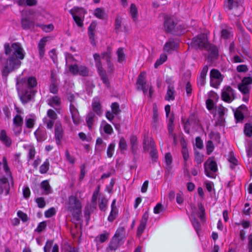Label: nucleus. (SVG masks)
Segmentation results:
<instances>
[{
  "mask_svg": "<svg viewBox=\"0 0 252 252\" xmlns=\"http://www.w3.org/2000/svg\"><path fill=\"white\" fill-rule=\"evenodd\" d=\"M119 148L121 151L126 150L127 149V144L124 137H122L119 143Z\"/></svg>",
  "mask_w": 252,
  "mask_h": 252,
  "instance_id": "nucleus-54",
  "label": "nucleus"
},
{
  "mask_svg": "<svg viewBox=\"0 0 252 252\" xmlns=\"http://www.w3.org/2000/svg\"><path fill=\"white\" fill-rule=\"evenodd\" d=\"M205 172L209 177L214 178L216 177V173L218 171L217 164L215 161L209 158L207 161L204 163Z\"/></svg>",
  "mask_w": 252,
  "mask_h": 252,
  "instance_id": "nucleus-5",
  "label": "nucleus"
},
{
  "mask_svg": "<svg viewBox=\"0 0 252 252\" xmlns=\"http://www.w3.org/2000/svg\"><path fill=\"white\" fill-rule=\"evenodd\" d=\"M95 117V115L94 113L93 112H89L86 117V123H87V126H88V127L90 129H92L93 126L94 125V121Z\"/></svg>",
  "mask_w": 252,
  "mask_h": 252,
  "instance_id": "nucleus-27",
  "label": "nucleus"
},
{
  "mask_svg": "<svg viewBox=\"0 0 252 252\" xmlns=\"http://www.w3.org/2000/svg\"><path fill=\"white\" fill-rule=\"evenodd\" d=\"M238 88L239 90L244 94H248L250 92V88L245 84H240L238 85Z\"/></svg>",
  "mask_w": 252,
  "mask_h": 252,
  "instance_id": "nucleus-55",
  "label": "nucleus"
},
{
  "mask_svg": "<svg viewBox=\"0 0 252 252\" xmlns=\"http://www.w3.org/2000/svg\"><path fill=\"white\" fill-rule=\"evenodd\" d=\"M234 117L237 122H242L244 118V114L239 110H236L234 113Z\"/></svg>",
  "mask_w": 252,
  "mask_h": 252,
  "instance_id": "nucleus-51",
  "label": "nucleus"
},
{
  "mask_svg": "<svg viewBox=\"0 0 252 252\" xmlns=\"http://www.w3.org/2000/svg\"><path fill=\"white\" fill-rule=\"evenodd\" d=\"M25 124L26 126L29 128H32L34 126V120L32 118H26Z\"/></svg>",
  "mask_w": 252,
  "mask_h": 252,
  "instance_id": "nucleus-61",
  "label": "nucleus"
},
{
  "mask_svg": "<svg viewBox=\"0 0 252 252\" xmlns=\"http://www.w3.org/2000/svg\"><path fill=\"white\" fill-rule=\"evenodd\" d=\"M223 76L220 72L216 69H213L210 71V84L211 86L217 88L223 80Z\"/></svg>",
  "mask_w": 252,
  "mask_h": 252,
  "instance_id": "nucleus-6",
  "label": "nucleus"
},
{
  "mask_svg": "<svg viewBox=\"0 0 252 252\" xmlns=\"http://www.w3.org/2000/svg\"><path fill=\"white\" fill-rule=\"evenodd\" d=\"M65 208L67 211L71 213L76 220H80L82 204L76 196L71 195L68 197V202L66 203Z\"/></svg>",
  "mask_w": 252,
  "mask_h": 252,
  "instance_id": "nucleus-2",
  "label": "nucleus"
},
{
  "mask_svg": "<svg viewBox=\"0 0 252 252\" xmlns=\"http://www.w3.org/2000/svg\"><path fill=\"white\" fill-rule=\"evenodd\" d=\"M209 43L206 36L204 34H199L194 37L191 42V46L200 49H205Z\"/></svg>",
  "mask_w": 252,
  "mask_h": 252,
  "instance_id": "nucleus-4",
  "label": "nucleus"
},
{
  "mask_svg": "<svg viewBox=\"0 0 252 252\" xmlns=\"http://www.w3.org/2000/svg\"><path fill=\"white\" fill-rule=\"evenodd\" d=\"M96 23L92 22L88 28V35L92 44H94V32L96 27Z\"/></svg>",
  "mask_w": 252,
  "mask_h": 252,
  "instance_id": "nucleus-21",
  "label": "nucleus"
},
{
  "mask_svg": "<svg viewBox=\"0 0 252 252\" xmlns=\"http://www.w3.org/2000/svg\"><path fill=\"white\" fill-rule=\"evenodd\" d=\"M122 27V18L117 16L115 21V30L117 33H118L120 31Z\"/></svg>",
  "mask_w": 252,
  "mask_h": 252,
  "instance_id": "nucleus-37",
  "label": "nucleus"
},
{
  "mask_svg": "<svg viewBox=\"0 0 252 252\" xmlns=\"http://www.w3.org/2000/svg\"><path fill=\"white\" fill-rule=\"evenodd\" d=\"M174 87L173 85L170 84L168 86L167 91L166 94L165 96V99L166 100L170 101L173 100L175 99L174 94H175Z\"/></svg>",
  "mask_w": 252,
  "mask_h": 252,
  "instance_id": "nucleus-23",
  "label": "nucleus"
},
{
  "mask_svg": "<svg viewBox=\"0 0 252 252\" xmlns=\"http://www.w3.org/2000/svg\"><path fill=\"white\" fill-rule=\"evenodd\" d=\"M94 15L99 19H103L105 18V13L101 8H97L94 11Z\"/></svg>",
  "mask_w": 252,
  "mask_h": 252,
  "instance_id": "nucleus-42",
  "label": "nucleus"
},
{
  "mask_svg": "<svg viewBox=\"0 0 252 252\" xmlns=\"http://www.w3.org/2000/svg\"><path fill=\"white\" fill-rule=\"evenodd\" d=\"M232 35L231 32L228 29H222L221 31V36L224 39H227Z\"/></svg>",
  "mask_w": 252,
  "mask_h": 252,
  "instance_id": "nucleus-49",
  "label": "nucleus"
},
{
  "mask_svg": "<svg viewBox=\"0 0 252 252\" xmlns=\"http://www.w3.org/2000/svg\"><path fill=\"white\" fill-rule=\"evenodd\" d=\"M115 144L114 143H111L107 149V155L109 158H111L113 156V152L114 150Z\"/></svg>",
  "mask_w": 252,
  "mask_h": 252,
  "instance_id": "nucleus-63",
  "label": "nucleus"
},
{
  "mask_svg": "<svg viewBox=\"0 0 252 252\" xmlns=\"http://www.w3.org/2000/svg\"><path fill=\"white\" fill-rule=\"evenodd\" d=\"M48 104L53 107L54 106H59L61 104V98L58 96H53L51 98L48 99Z\"/></svg>",
  "mask_w": 252,
  "mask_h": 252,
  "instance_id": "nucleus-33",
  "label": "nucleus"
},
{
  "mask_svg": "<svg viewBox=\"0 0 252 252\" xmlns=\"http://www.w3.org/2000/svg\"><path fill=\"white\" fill-rule=\"evenodd\" d=\"M10 186L8 180L6 177H2L0 179V194L3 193L4 191L5 194L9 193Z\"/></svg>",
  "mask_w": 252,
  "mask_h": 252,
  "instance_id": "nucleus-17",
  "label": "nucleus"
},
{
  "mask_svg": "<svg viewBox=\"0 0 252 252\" xmlns=\"http://www.w3.org/2000/svg\"><path fill=\"white\" fill-rule=\"evenodd\" d=\"M182 154L185 161V164H186L187 161L189 158V154L188 149L187 147V145L186 144L182 145Z\"/></svg>",
  "mask_w": 252,
  "mask_h": 252,
  "instance_id": "nucleus-40",
  "label": "nucleus"
},
{
  "mask_svg": "<svg viewBox=\"0 0 252 252\" xmlns=\"http://www.w3.org/2000/svg\"><path fill=\"white\" fill-rule=\"evenodd\" d=\"M178 46L179 42L178 40L173 38H169L164 45L163 50L164 52L170 53L172 51L177 49Z\"/></svg>",
  "mask_w": 252,
  "mask_h": 252,
  "instance_id": "nucleus-12",
  "label": "nucleus"
},
{
  "mask_svg": "<svg viewBox=\"0 0 252 252\" xmlns=\"http://www.w3.org/2000/svg\"><path fill=\"white\" fill-rule=\"evenodd\" d=\"M125 228L124 226H120L116 231V233L113 236L117 239H120L121 241L125 237Z\"/></svg>",
  "mask_w": 252,
  "mask_h": 252,
  "instance_id": "nucleus-28",
  "label": "nucleus"
},
{
  "mask_svg": "<svg viewBox=\"0 0 252 252\" xmlns=\"http://www.w3.org/2000/svg\"><path fill=\"white\" fill-rule=\"evenodd\" d=\"M109 234L107 233H105L100 234L99 236H97L95 238V240L97 242L103 243L106 241L108 238Z\"/></svg>",
  "mask_w": 252,
  "mask_h": 252,
  "instance_id": "nucleus-47",
  "label": "nucleus"
},
{
  "mask_svg": "<svg viewBox=\"0 0 252 252\" xmlns=\"http://www.w3.org/2000/svg\"><path fill=\"white\" fill-rule=\"evenodd\" d=\"M21 25L24 29L28 30L34 27V22L28 18H23L21 20Z\"/></svg>",
  "mask_w": 252,
  "mask_h": 252,
  "instance_id": "nucleus-25",
  "label": "nucleus"
},
{
  "mask_svg": "<svg viewBox=\"0 0 252 252\" xmlns=\"http://www.w3.org/2000/svg\"><path fill=\"white\" fill-rule=\"evenodd\" d=\"M68 70L73 75H80L86 77L89 75V69L84 65L74 64L70 65L68 66Z\"/></svg>",
  "mask_w": 252,
  "mask_h": 252,
  "instance_id": "nucleus-3",
  "label": "nucleus"
},
{
  "mask_svg": "<svg viewBox=\"0 0 252 252\" xmlns=\"http://www.w3.org/2000/svg\"><path fill=\"white\" fill-rule=\"evenodd\" d=\"M214 149V146L212 141L209 140L206 143V150L208 155H210Z\"/></svg>",
  "mask_w": 252,
  "mask_h": 252,
  "instance_id": "nucleus-53",
  "label": "nucleus"
},
{
  "mask_svg": "<svg viewBox=\"0 0 252 252\" xmlns=\"http://www.w3.org/2000/svg\"><path fill=\"white\" fill-rule=\"evenodd\" d=\"M158 110L156 106L153 108V125L156 126L158 120Z\"/></svg>",
  "mask_w": 252,
  "mask_h": 252,
  "instance_id": "nucleus-48",
  "label": "nucleus"
},
{
  "mask_svg": "<svg viewBox=\"0 0 252 252\" xmlns=\"http://www.w3.org/2000/svg\"><path fill=\"white\" fill-rule=\"evenodd\" d=\"M108 203V200L105 197H102L99 199L98 207L101 211H105L106 208V205Z\"/></svg>",
  "mask_w": 252,
  "mask_h": 252,
  "instance_id": "nucleus-43",
  "label": "nucleus"
},
{
  "mask_svg": "<svg viewBox=\"0 0 252 252\" xmlns=\"http://www.w3.org/2000/svg\"><path fill=\"white\" fill-rule=\"evenodd\" d=\"M205 50L210 52L209 58L211 60L216 59L218 56V50L216 46L210 43H209L207 46H206Z\"/></svg>",
  "mask_w": 252,
  "mask_h": 252,
  "instance_id": "nucleus-19",
  "label": "nucleus"
},
{
  "mask_svg": "<svg viewBox=\"0 0 252 252\" xmlns=\"http://www.w3.org/2000/svg\"><path fill=\"white\" fill-rule=\"evenodd\" d=\"M34 134L36 140L39 142H41L45 140L47 137L46 130L44 128L39 127L34 132Z\"/></svg>",
  "mask_w": 252,
  "mask_h": 252,
  "instance_id": "nucleus-16",
  "label": "nucleus"
},
{
  "mask_svg": "<svg viewBox=\"0 0 252 252\" xmlns=\"http://www.w3.org/2000/svg\"><path fill=\"white\" fill-rule=\"evenodd\" d=\"M244 133L246 136L251 137L252 136V124L251 123H246L244 127Z\"/></svg>",
  "mask_w": 252,
  "mask_h": 252,
  "instance_id": "nucleus-34",
  "label": "nucleus"
},
{
  "mask_svg": "<svg viewBox=\"0 0 252 252\" xmlns=\"http://www.w3.org/2000/svg\"><path fill=\"white\" fill-rule=\"evenodd\" d=\"M224 8L227 10L235 9H242L237 0H224Z\"/></svg>",
  "mask_w": 252,
  "mask_h": 252,
  "instance_id": "nucleus-15",
  "label": "nucleus"
},
{
  "mask_svg": "<svg viewBox=\"0 0 252 252\" xmlns=\"http://www.w3.org/2000/svg\"><path fill=\"white\" fill-rule=\"evenodd\" d=\"M49 162L48 159H46V160L44 162V163L42 164L40 166V172L42 174H45L48 171V170H49Z\"/></svg>",
  "mask_w": 252,
  "mask_h": 252,
  "instance_id": "nucleus-45",
  "label": "nucleus"
},
{
  "mask_svg": "<svg viewBox=\"0 0 252 252\" xmlns=\"http://www.w3.org/2000/svg\"><path fill=\"white\" fill-rule=\"evenodd\" d=\"M4 48L5 54L9 55L6 62L2 65V76L6 79L10 73L20 66V60L24 58L25 54L19 43H13L11 46L9 43H5Z\"/></svg>",
  "mask_w": 252,
  "mask_h": 252,
  "instance_id": "nucleus-1",
  "label": "nucleus"
},
{
  "mask_svg": "<svg viewBox=\"0 0 252 252\" xmlns=\"http://www.w3.org/2000/svg\"><path fill=\"white\" fill-rule=\"evenodd\" d=\"M151 139H153L152 138L149 139L148 134H145L144 136V139L143 140V152H147L149 148H150V142Z\"/></svg>",
  "mask_w": 252,
  "mask_h": 252,
  "instance_id": "nucleus-32",
  "label": "nucleus"
},
{
  "mask_svg": "<svg viewBox=\"0 0 252 252\" xmlns=\"http://www.w3.org/2000/svg\"><path fill=\"white\" fill-rule=\"evenodd\" d=\"M73 19L77 25L81 28L83 26V17H78L77 16H73Z\"/></svg>",
  "mask_w": 252,
  "mask_h": 252,
  "instance_id": "nucleus-58",
  "label": "nucleus"
},
{
  "mask_svg": "<svg viewBox=\"0 0 252 252\" xmlns=\"http://www.w3.org/2000/svg\"><path fill=\"white\" fill-rule=\"evenodd\" d=\"M151 151L150 155L153 160H156L158 158L157 150L155 149V144L153 139H151L150 142Z\"/></svg>",
  "mask_w": 252,
  "mask_h": 252,
  "instance_id": "nucleus-29",
  "label": "nucleus"
},
{
  "mask_svg": "<svg viewBox=\"0 0 252 252\" xmlns=\"http://www.w3.org/2000/svg\"><path fill=\"white\" fill-rule=\"evenodd\" d=\"M21 101L23 103H27L31 99V93L29 92L27 90H25L24 92L22 94L20 97Z\"/></svg>",
  "mask_w": 252,
  "mask_h": 252,
  "instance_id": "nucleus-36",
  "label": "nucleus"
},
{
  "mask_svg": "<svg viewBox=\"0 0 252 252\" xmlns=\"http://www.w3.org/2000/svg\"><path fill=\"white\" fill-rule=\"evenodd\" d=\"M118 209L117 208H111V210L109 216L108 217V220L110 222H113L117 218L118 215Z\"/></svg>",
  "mask_w": 252,
  "mask_h": 252,
  "instance_id": "nucleus-39",
  "label": "nucleus"
},
{
  "mask_svg": "<svg viewBox=\"0 0 252 252\" xmlns=\"http://www.w3.org/2000/svg\"><path fill=\"white\" fill-rule=\"evenodd\" d=\"M46 227V221L41 222L38 224L37 228L35 230V231H36L38 233H40L45 229Z\"/></svg>",
  "mask_w": 252,
  "mask_h": 252,
  "instance_id": "nucleus-57",
  "label": "nucleus"
},
{
  "mask_svg": "<svg viewBox=\"0 0 252 252\" xmlns=\"http://www.w3.org/2000/svg\"><path fill=\"white\" fill-rule=\"evenodd\" d=\"M176 25L177 23L175 22L172 18L166 17L165 18L164 28L166 32L176 34L175 30Z\"/></svg>",
  "mask_w": 252,
  "mask_h": 252,
  "instance_id": "nucleus-10",
  "label": "nucleus"
},
{
  "mask_svg": "<svg viewBox=\"0 0 252 252\" xmlns=\"http://www.w3.org/2000/svg\"><path fill=\"white\" fill-rule=\"evenodd\" d=\"M93 109L98 116H100L102 114V110L101 105L99 102L95 101L92 105Z\"/></svg>",
  "mask_w": 252,
  "mask_h": 252,
  "instance_id": "nucleus-41",
  "label": "nucleus"
},
{
  "mask_svg": "<svg viewBox=\"0 0 252 252\" xmlns=\"http://www.w3.org/2000/svg\"><path fill=\"white\" fill-rule=\"evenodd\" d=\"M13 123L18 128H20L18 133V134H19L21 130V127L23 124V118L19 115H16L13 119Z\"/></svg>",
  "mask_w": 252,
  "mask_h": 252,
  "instance_id": "nucleus-30",
  "label": "nucleus"
},
{
  "mask_svg": "<svg viewBox=\"0 0 252 252\" xmlns=\"http://www.w3.org/2000/svg\"><path fill=\"white\" fill-rule=\"evenodd\" d=\"M53 240H47L46 245L44 247V252H50L51 247L53 246Z\"/></svg>",
  "mask_w": 252,
  "mask_h": 252,
  "instance_id": "nucleus-60",
  "label": "nucleus"
},
{
  "mask_svg": "<svg viewBox=\"0 0 252 252\" xmlns=\"http://www.w3.org/2000/svg\"><path fill=\"white\" fill-rule=\"evenodd\" d=\"M131 151L134 155L137 154V138L135 135H131L130 137Z\"/></svg>",
  "mask_w": 252,
  "mask_h": 252,
  "instance_id": "nucleus-24",
  "label": "nucleus"
},
{
  "mask_svg": "<svg viewBox=\"0 0 252 252\" xmlns=\"http://www.w3.org/2000/svg\"><path fill=\"white\" fill-rule=\"evenodd\" d=\"M47 115L48 117L53 120H56L57 118V115L55 112L52 109H49L48 110Z\"/></svg>",
  "mask_w": 252,
  "mask_h": 252,
  "instance_id": "nucleus-64",
  "label": "nucleus"
},
{
  "mask_svg": "<svg viewBox=\"0 0 252 252\" xmlns=\"http://www.w3.org/2000/svg\"><path fill=\"white\" fill-rule=\"evenodd\" d=\"M47 37L42 38L39 42L38 48L39 51V56L40 58L43 57L45 53V46L47 42Z\"/></svg>",
  "mask_w": 252,
  "mask_h": 252,
  "instance_id": "nucleus-26",
  "label": "nucleus"
},
{
  "mask_svg": "<svg viewBox=\"0 0 252 252\" xmlns=\"http://www.w3.org/2000/svg\"><path fill=\"white\" fill-rule=\"evenodd\" d=\"M69 109L74 124L76 125L79 124L80 118L79 112L75 104H70Z\"/></svg>",
  "mask_w": 252,
  "mask_h": 252,
  "instance_id": "nucleus-14",
  "label": "nucleus"
},
{
  "mask_svg": "<svg viewBox=\"0 0 252 252\" xmlns=\"http://www.w3.org/2000/svg\"><path fill=\"white\" fill-rule=\"evenodd\" d=\"M54 129L56 143L57 145H60L64 134V131L61 122L58 121L55 123Z\"/></svg>",
  "mask_w": 252,
  "mask_h": 252,
  "instance_id": "nucleus-11",
  "label": "nucleus"
},
{
  "mask_svg": "<svg viewBox=\"0 0 252 252\" xmlns=\"http://www.w3.org/2000/svg\"><path fill=\"white\" fill-rule=\"evenodd\" d=\"M112 49L110 46L107 47L106 51L101 54L102 58L106 60L108 67V72L112 73L114 69V65L111 62Z\"/></svg>",
  "mask_w": 252,
  "mask_h": 252,
  "instance_id": "nucleus-9",
  "label": "nucleus"
},
{
  "mask_svg": "<svg viewBox=\"0 0 252 252\" xmlns=\"http://www.w3.org/2000/svg\"><path fill=\"white\" fill-rule=\"evenodd\" d=\"M221 99L225 102L230 103L235 98L234 91L230 86H225L222 90Z\"/></svg>",
  "mask_w": 252,
  "mask_h": 252,
  "instance_id": "nucleus-7",
  "label": "nucleus"
},
{
  "mask_svg": "<svg viewBox=\"0 0 252 252\" xmlns=\"http://www.w3.org/2000/svg\"><path fill=\"white\" fill-rule=\"evenodd\" d=\"M41 188L44 189L45 194H48L51 192V187L47 180H44L41 183Z\"/></svg>",
  "mask_w": 252,
  "mask_h": 252,
  "instance_id": "nucleus-35",
  "label": "nucleus"
},
{
  "mask_svg": "<svg viewBox=\"0 0 252 252\" xmlns=\"http://www.w3.org/2000/svg\"><path fill=\"white\" fill-rule=\"evenodd\" d=\"M146 74L145 72H142L138 75L136 85L138 90H142L144 94L148 91V87L146 85Z\"/></svg>",
  "mask_w": 252,
  "mask_h": 252,
  "instance_id": "nucleus-8",
  "label": "nucleus"
},
{
  "mask_svg": "<svg viewBox=\"0 0 252 252\" xmlns=\"http://www.w3.org/2000/svg\"><path fill=\"white\" fill-rule=\"evenodd\" d=\"M117 53L118 56V61L119 63L123 62L125 59V55L123 52V49L122 48H118Z\"/></svg>",
  "mask_w": 252,
  "mask_h": 252,
  "instance_id": "nucleus-46",
  "label": "nucleus"
},
{
  "mask_svg": "<svg viewBox=\"0 0 252 252\" xmlns=\"http://www.w3.org/2000/svg\"><path fill=\"white\" fill-rule=\"evenodd\" d=\"M56 214V210L54 208L52 207L47 210L45 212V216L46 218H50L55 215Z\"/></svg>",
  "mask_w": 252,
  "mask_h": 252,
  "instance_id": "nucleus-59",
  "label": "nucleus"
},
{
  "mask_svg": "<svg viewBox=\"0 0 252 252\" xmlns=\"http://www.w3.org/2000/svg\"><path fill=\"white\" fill-rule=\"evenodd\" d=\"M0 141L6 147H10L12 144L11 138L7 136L5 130L4 129H2L0 131Z\"/></svg>",
  "mask_w": 252,
  "mask_h": 252,
  "instance_id": "nucleus-18",
  "label": "nucleus"
},
{
  "mask_svg": "<svg viewBox=\"0 0 252 252\" xmlns=\"http://www.w3.org/2000/svg\"><path fill=\"white\" fill-rule=\"evenodd\" d=\"M37 85L36 79L35 77L31 76L28 78L27 80V85L28 88L32 89L35 87Z\"/></svg>",
  "mask_w": 252,
  "mask_h": 252,
  "instance_id": "nucleus-44",
  "label": "nucleus"
},
{
  "mask_svg": "<svg viewBox=\"0 0 252 252\" xmlns=\"http://www.w3.org/2000/svg\"><path fill=\"white\" fill-rule=\"evenodd\" d=\"M111 107L112 112L115 115H118L121 112L119 104L117 102L112 103Z\"/></svg>",
  "mask_w": 252,
  "mask_h": 252,
  "instance_id": "nucleus-50",
  "label": "nucleus"
},
{
  "mask_svg": "<svg viewBox=\"0 0 252 252\" xmlns=\"http://www.w3.org/2000/svg\"><path fill=\"white\" fill-rule=\"evenodd\" d=\"M69 13L72 15V17L77 16L78 17L84 18V15L86 12L83 8L74 7L69 10Z\"/></svg>",
  "mask_w": 252,
  "mask_h": 252,
  "instance_id": "nucleus-20",
  "label": "nucleus"
},
{
  "mask_svg": "<svg viewBox=\"0 0 252 252\" xmlns=\"http://www.w3.org/2000/svg\"><path fill=\"white\" fill-rule=\"evenodd\" d=\"M96 66L97 67L98 71L101 79L107 87H109V81L106 74L105 70L103 69L100 61L96 62Z\"/></svg>",
  "mask_w": 252,
  "mask_h": 252,
  "instance_id": "nucleus-13",
  "label": "nucleus"
},
{
  "mask_svg": "<svg viewBox=\"0 0 252 252\" xmlns=\"http://www.w3.org/2000/svg\"><path fill=\"white\" fill-rule=\"evenodd\" d=\"M130 13L133 21L136 22L137 19V9L133 3L130 5Z\"/></svg>",
  "mask_w": 252,
  "mask_h": 252,
  "instance_id": "nucleus-38",
  "label": "nucleus"
},
{
  "mask_svg": "<svg viewBox=\"0 0 252 252\" xmlns=\"http://www.w3.org/2000/svg\"><path fill=\"white\" fill-rule=\"evenodd\" d=\"M146 224L147 223H146L140 221V224L138 227L137 231V235L138 237H140L142 233L144 232L146 228Z\"/></svg>",
  "mask_w": 252,
  "mask_h": 252,
  "instance_id": "nucleus-52",
  "label": "nucleus"
},
{
  "mask_svg": "<svg viewBox=\"0 0 252 252\" xmlns=\"http://www.w3.org/2000/svg\"><path fill=\"white\" fill-rule=\"evenodd\" d=\"M17 3L19 6H32L37 4L36 0H17Z\"/></svg>",
  "mask_w": 252,
  "mask_h": 252,
  "instance_id": "nucleus-31",
  "label": "nucleus"
},
{
  "mask_svg": "<svg viewBox=\"0 0 252 252\" xmlns=\"http://www.w3.org/2000/svg\"><path fill=\"white\" fill-rule=\"evenodd\" d=\"M35 201L37 204V206L40 208H42L45 207L46 202L43 197H38L36 199Z\"/></svg>",
  "mask_w": 252,
  "mask_h": 252,
  "instance_id": "nucleus-56",
  "label": "nucleus"
},
{
  "mask_svg": "<svg viewBox=\"0 0 252 252\" xmlns=\"http://www.w3.org/2000/svg\"><path fill=\"white\" fill-rule=\"evenodd\" d=\"M120 239H117L116 238L113 237L107 249V252H114L120 246Z\"/></svg>",
  "mask_w": 252,
  "mask_h": 252,
  "instance_id": "nucleus-22",
  "label": "nucleus"
},
{
  "mask_svg": "<svg viewBox=\"0 0 252 252\" xmlns=\"http://www.w3.org/2000/svg\"><path fill=\"white\" fill-rule=\"evenodd\" d=\"M54 121L55 120H53L52 119L47 120L46 118H45L43 120V123L46 124V127L47 128L51 129L54 126Z\"/></svg>",
  "mask_w": 252,
  "mask_h": 252,
  "instance_id": "nucleus-62",
  "label": "nucleus"
}]
</instances>
